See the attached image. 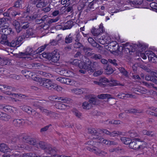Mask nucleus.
Masks as SVG:
<instances>
[{"instance_id": "1", "label": "nucleus", "mask_w": 157, "mask_h": 157, "mask_svg": "<svg viewBox=\"0 0 157 157\" xmlns=\"http://www.w3.org/2000/svg\"><path fill=\"white\" fill-rule=\"evenodd\" d=\"M122 47V49L123 53H124L128 56L132 54V52H133L137 50V48L142 47L143 50H144L148 47V46L144 45L141 44L139 43L138 44H133L132 45H130L128 43L123 44Z\"/></svg>"}, {"instance_id": "2", "label": "nucleus", "mask_w": 157, "mask_h": 157, "mask_svg": "<svg viewBox=\"0 0 157 157\" xmlns=\"http://www.w3.org/2000/svg\"><path fill=\"white\" fill-rule=\"evenodd\" d=\"M97 66L98 63L96 62L92 63L89 59H86L82 66V69L79 70V72L82 74H86L88 72L91 74L96 70Z\"/></svg>"}, {"instance_id": "3", "label": "nucleus", "mask_w": 157, "mask_h": 157, "mask_svg": "<svg viewBox=\"0 0 157 157\" xmlns=\"http://www.w3.org/2000/svg\"><path fill=\"white\" fill-rule=\"evenodd\" d=\"M129 147L131 149L141 151L143 152L141 154H143V151L146 147V143L139 138H135L131 140Z\"/></svg>"}, {"instance_id": "4", "label": "nucleus", "mask_w": 157, "mask_h": 157, "mask_svg": "<svg viewBox=\"0 0 157 157\" xmlns=\"http://www.w3.org/2000/svg\"><path fill=\"white\" fill-rule=\"evenodd\" d=\"M13 141L16 142H24L36 147L37 142L33 138H31L29 136L26 135H22L19 136H17L13 139Z\"/></svg>"}, {"instance_id": "5", "label": "nucleus", "mask_w": 157, "mask_h": 157, "mask_svg": "<svg viewBox=\"0 0 157 157\" xmlns=\"http://www.w3.org/2000/svg\"><path fill=\"white\" fill-rule=\"evenodd\" d=\"M13 25L17 33H19L23 30L29 29L30 23L28 22L21 23V24L18 21H15L13 22Z\"/></svg>"}, {"instance_id": "6", "label": "nucleus", "mask_w": 157, "mask_h": 157, "mask_svg": "<svg viewBox=\"0 0 157 157\" xmlns=\"http://www.w3.org/2000/svg\"><path fill=\"white\" fill-rule=\"evenodd\" d=\"M59 100L58 102H57L55 105L56 108H64L67 107L68 105L63 103H68L70 102L71 99L70 98L64 97H58L55 98Z\"/></svg>"}, {"instance_id": "7", "label": "nucleus", "mask_w": 157, "mask_h": 157, "mask_svg": "<svg viewBox=\"0 0 157 157\" xmlns=\"http://www.w3.org/2000/svg\"><path fill=\"white\" fill-rule=\"evenodd\" d=\"M129 2L132 5L136 8H149V6H144V4H147V2H143V0H128Z\"/></svg>"}, {"instance_id": "8", "label": "nucleus", "mask_w": 157, "mask_h": 157, "mask_svg": "<svg viewBox=\"0 0 157 157\" xmlns=\"http://www.w3.org/2000/svg\"><path fill=\"white\" fill-rule=\"evenodd\" d=\"M48 79V80L46 81V82L44 84V87L51 90H55L57 91H59L60 90V88H61L60 86H59L56 84L53 83L50 79Z\"/></svg>"}, {"instance_id": "9", "label": "nucleus", "mask_w": 157, "mask_h": 157, "mask_svg": "<svg viewBox=\"0 0 157 157\" xmlns=\"http://www.w3.org/2000/svg\"><path fill=\"white\" fill-rule=\"evenodd\" d=\"M22 38L21 36H19L17 38L14 39L11 42L8 41L6 43L7 44V45L9 46L13 47H18L22 44Z\"/></svg>"}, {"instance_id": "10", "label": "nucleus", "mask_w": 157, "mask_h": 157, "mask_svg": "<svg viewBox=\"0 0 157 157\" xmlns=\"http://www.w3.org/2000/svg\"><path fill=\"white\" fill-rule=\"evenodd\" d=\"M145 53L150 62L157 63V56L151 51H146Z\"/></svg>"}, {"instance_id": "11", "label": "nucleus", "mask_w": 157, "mask_h": 157, "mask_svg": "<svg viewBox=\"0 0 157 157\" xmlns=\"http://www.w3.org/2000/svg\"><path fill=\"white\" fill-rule=\"evenodd\" d=\"M93 147L91 146V148H88V149H90L92 152L94 153L96 155L100 156L102 157H105L108 155V153L107 152L103 151L101 150L98 148H96V149H93Z\"/></svg>"}, {"instance_id": "12", "label": "nucleus", "mask_w": 157, "mask_h": 157, "mask_svg": "<svg viewBox=\"0 0 157 157\" xmlns=\"http://www.w3.org/2000/svg\"><path fill=\"white\" fill-rule=\"evenodd\" d=\"M92 34L94 36H98L104 31L103 26L102 24H100L99 28H93L91 30Z\"/></svg>"}, {"instance_id": "13", "label": "nucleus", "mask_w": 157, "mask_h": 157, "mask_svg": "<svg viewBox=\"0 0 157 157\" xmlns=\"http://www.w3.org/2000/svg\"><path fill=\"white\" fill-rule=\"evenodd\" d=\"M88 133L92 134V135L94 136V138L95 139H98L100 140V141L102 140L103 139L101 138L100 136V134L99 132H98L95 128H90L88 129Z\"/></svg>"}, {"instance_id": "14", "label": "nucleus", "mask_w": 157, "mask_h": 157, "mask_svg": "<svg viewBox=\"0 0 157 157\" xmlns=\"http://www.w3.org/2000/svg\"><path fill=\"white\" fill-rule=\"evenodd\" d=\"M145 78L147 81H151L155 84H157V77L153 73L146 75L145 76Z\"/></svg>"}, {"instance_id": "15", "label": "nucleus", "mask_w": 157, "mask_h": 157, "mask_svg": "<svg viewBox=\"0 0 157 157\" xmlns=\"http://www.w3.org/2000/svg\"><path fill=\"white\" fill-rule=\"evenodd\" d=\"M24 121L21 119H13L12 122L13 124L15 126L20 127L23 125Z\"/></svg>"}, {"instance_id": "16", "label": "nucleus", "mask_w": 157, "mask_h": 157, "mask_svg": "<svg viewBox=\"0 0 157 157\" xmlns=\"http://www.w3.org/2000/svg\"><path fill=\"white\" fill-rule=\"evenodd\" d=\"M51 54L52 55L51 56L50 60L54 63H57L60 58L59 54L55 51L53 52Z\"/></svg>"}, {"instance_id": "17", "label": "nucleus", "mask_w": 157, "mask_h": 157, "mask_svg": "<svg viewBox=\"0 0 157 157\" xmlns=\"http://www.w3.org/2000/svg\"><path fill=\"white\" fill-rule=\"evenodd\" d=\"M0 33L8 35L13 34L14 32L12 31L11 28H2L0 29Z\"/></svg>"}, {"instance_id": "18", "label": "nucleus", "mask_w": 157, "mask_h": 157, "mask_svg": "<svg viewBox=\"0 0 157 157\" xmlns=\"http://www.w3.org/2000/svg\"><path fill=\"white\" fill-rule=\"evenodd\" d=\"M56 71L58 74L65 76H68V71L64 68H57L56 69Z\"/></svg>"}, {"instance_id": "19", "label": "nucleus", "mask_w": 157, "mask_h": 157, "mask_svg": "<svg viewBox=\"0 0 157 157\" xmlns=\"http://www.w3.org/2000/svg\"><path fill=\"white\" fill-rule=\"evenodd\" d=\"M57 149L55 147H52L51 146H48L46 148V151L48 153L54 155L56 154Z\"/></svg>"}, {"instance_id": "20", "label": "nucleus", "mask_w": 157, "mask_h": 157, "mask_svg": "<svg viewBox=\"0 0 157 157\" xmlns=\"http://www.w3.org/2000/svg\"><path fill=\"white\" fill-rule=\"evenodd\" d=\"M34 33L32 30L29 29L26 30V33H24L21 35V37L22 38V39H25V38H28L30 36H33Z\"/></svg>"}, {"instance_id": "21", "label": "nucleus", "mask_w": 157, "mask_h": 157, "mask_svg": "<svg viewBox=\"0 0 157 157\" xmlns=\"http://www.w3.org/2000/svg\"><path fill=\"white\" fill-rule=\"evenodd\" d=\"M8 10L9 11L10 15L12 17H15L17 15H19L20 13L19 12L16 11L14 8V7H12L8 9Z\"/></svg>"}, {"instance_id": "22", "label": "nucleus", "mask_w": 157, "mask_h": 157, "mask_svg": "<svg viewBox=\"0 0 157 157\" xmlns=\"http://www.w3.org/2000/svg\"><path fill=\"white\" fill-rule=\"evenodd\" d=\"M11 118V117L10 115L2 112L0 116V119L5 121H8Z\"/></svg>"}, {"instance_id": "23", "label": "nucleus", "mask_w": 157, "mask_h": 157, "mask_svg": "<svg viewBox=\"0 0 157 157\" xmlns=\"http://www.w3.org/2000/svg\"><path fill=\"white\" fill-rule=\"evenodd\" d=\"M105 69V72L106 74L109 75L113 73L114 70L110 66V65H105L104 67Z\"/></svg>"}, {"instance_id": "24", "label": "nucleus", "mask_w": 157, "mask_h": 157, "mask_svg": "<svg viewBox=\"0 0 157 157\" xmlns=\"http://www.w3.org/2000/svg\"><path fill=\"white\" fill-rule=\"evenodd\" d=\"M10 149L7 144L3 143L0 144V151L5 153V152L8 151V150Z\"/></svg>"}, {"instance_id": "25", "label": "nucleus", "mask_w": 157, "mask_h": 157, "mask_svg": "<svg viewBox=\"0 0 157 157\" xmlns=\"http://www.w3.org/2000/svg\"><path fill=\"white\" fill-rule=\"evenodd\" d=\"M151 64L149 62L145 63V64H142L140 65L141 67L147 72H149L151 71L149 67H151Z\"/></svg>"}, {"instance_id": "26", "label": "nucleus", "mask_w": 157, "mask_h": 157, "mask_svg": "<svg viewBox=\"0 0 157 157\" xmlns=\"http://www.w3.org/2000/svg\"><path fill=\"white\" fill-rule=\"evenodd\" d=\"M34 51L33 48L30 47H28L26 48V51L24 52L25 54V56H33V55H35L36 54H35L34 53Z\"/></svg>"}, {"instance_id": "27", "label": "nucleus", "mask_w": 157, "mask_h": 157, "mask_svg": "<svg viewBox=\"0 0 157 157\" xmlns=\"http://www.w3.org/2000/svg\"><path fill=\"white\" fill-rule=\"evenodd\" d=\"M47 146V144L44 142L40 141L37 142L36 147L38 148H40L42 149H45Z\"/></svg>"}, {"instance_id": "28", "label": "nucleus", "mask_w": 157, "mask_h": 157, "mask_svg": "<svg viewBox=\"0 0 157 157\" xmlns=\"http://www.w3.org/2000/svg\"><path fill=\"white\" fill-rule=\"evenodd\" d=\"M109 120H107L105 121H104L102 122V123H104V124H121L122 123V122L119 120H113L110 121H109Z\"/></svg>"}, {"instance_id": "29", "label": "nucleus", "mask_w": 157, "mask_h": 157, "mask_svg": "<svg viewBox=\"0 0 157 157\" xmlns=\"http://www.w3.org/2000/svg\"><path fill=\"white\" fill-rule=\"evenodd\" d=\"M73 22L71 20H69L64 24L63 29H71L73 25Z\"/></svg>"}, {"instance_id": "30", "label": "nucleus", "mask_w": 157, "mask_h": 157, "mask_svg": "<svg viewBox=\"0 0 157 157\" xmlns=\"http://www.w3.org/2000/svg\"><path fill=\"white\" fill-rule=\"evenodd\" d=\"M110 86H124V85L120 83L119 82V81L116 80H114L112 79H111L110 80H109Z\"/></svg>"}, {"instance_id": "31", "label": "nucleus", "mask_w": 157, "mask_h": 157, "mask_svg": "<svg viewBox=\"0 0 157 157\" xmlns=\"http://www.w3.org/2000/svg\"><path fill=\"white\" fill-rule=\"evenodd\" d=\"M74 39L71 34H70L66 36L65 40V43L67 44L71 43Z\"/></svg>"}, {"instance_id": "32", "label": "nucleus", "mask_w": 157, "mask_h": 157, "mask_svg": "<svg viewBox=\"0 0 157 157\" xmlns=\"http://www.w3.org/2000/svg\"><path fill=\"white\" fill-rule=\"evenodd\" d=\"M98 80L100 82L101 84V86H105V85L104 83H109V80L105 77H100Z\"/></svg>"}, {"instance_id": "33", "label": "nucleus", "mask_w": 157, "mask_h": 157, "mask_svg": "<svg viewBox=\"0 0 157 157\" xmlns=\"http://www.w3.org/2000/svg\"><path fill=\"white\" fill-rule=\"evenodd\" d=\"M102 38L103 39V41H104V44L111 43V40L110 38L107 34H106L105 35H103Z\"/></svg>"}, {"instance_id": "34", "label": "nucleus", "mask_w": 157, "mask_h": 157, "mask_svg": "<svg viewBox=\"0 0 157 157\" xmlns=\"http://www.w3.org/2000/svg\"><path fill=\"white\" fill-rule=\"evenodd\" d=\"M36 80L39 82L40 85L44 86V84H45V82H46V81H47L48 79L47 78L38 77L36 78Z\"/></svg>"}, {"instance_id": "35", "label": "nucleus", "mask_w": 157, "mask_h": 157, "mask_svg": "<svg viewBox=\"0 0 157 157\" xmlns=\"http://www.w3.org/2000/svg\"><path fill=\"white\" fill-rule=\"evenodd\" d=\"M118 69L120 72L125 77H128V72L124 68L121 67H119Z\"/></svg>"}, {"instance_id": "36", "label": "nucleus", "mask_w": 157, "mask_h": 157, "mask_svg": "<svg viewBox=\"0 0 157 157\" xmlns=\"http://www.w3.org/2000/svg\"><path fill=\"white\" fill-rule=\"evenodd\" d=\"M48 44H45L44 46H42L39 48L37 50H34V53L37 54L40 53L44 51Z\"/></svg>"}, {"instance_id": "37", "label": "nucleus", "mask_w": 157, "mask_h": 157, "mask_svg": "<svg viewBox=\"0 0 157 157\" xmlns=\"http://www.w3.org/2000/svg\"><path fill=\"white\" fill-rule=\"evenodd\" d=\"M111 95L109 94H102L98 95V97L101 99H109L111 98Z\"/></svg>"}, {"instance_id": "38", "label": "nucleus", "mask_w": 157, "mask_h": 157, "mask_svg": "<svg viewBox=\"0 0 157 157\" xmlns=\"http://www.w3.org/2000/svg\"><path fill=\"white\" fill-rule=\"evenodd\" d=\"M48 18V16H47L44 15L42 17L41 19H36L35 22L37 24H40L44 22Z\"/></svg>"}, {"instance_id": "39", "label": "nucleus", "mask_w": 157, "mask_h": 157, "mask_svg": "<svg viewBox=\"0 0 157 157\" xmlns=\"http://www.w3.org/2000/svg\"><path fill=\"white\" fill-rule=\"evenodd\" d=\"M94 143V142L92 140L90 141H88L87 142V144L89 146H87L86 147V148L87 149V150L90 151L92 152V151L90 149H88V148H90L91 147V146H92L93 147V149H96V148H97L95 146H94L93 145V144Z\"/></svg>"}, {"instance_id": "40", "label": "nucleus", "mask_w": 157, "mask_h": 157, "mask_svg": "<svg viewBox=\"0 0 157 157\" xmlns=\"http://www.w3.org/2000/svg\"><path fill=\"white\" fill-rule=\"evenodd\" d=\"M124 111L126 113H135L139 112L137 109H124Z\"/></svg>"}, {"instance_id": "41", "label": "nucleus", "mask_w": 157, "mask_h": 157, "mask_svg": "<svg viewBox=\"0 0 157 157\" xmlns=\"http://www.w3.org/2000/svg\"><path fill=\"white\" fill-rule=\"evenodd\" d=\"M122 143L125 144H130L131 139L130 138L125 137H122L121 139Z\"/></svg>"}, {"instance_id": "42", "label": "nucleus", "mask_w": 157, "mask_h": 157, "mask_svg": "<svg viewBox=\"0 0 157 157\" xmlns=\"http://www.w3.org/2000/svg\"><path fill=\"white\" fill-rule=\"evenodd\" d=\"M23 2V0H17L15 3L13 7L16 8H21L22 3Z\"/></svg>"}, {"instance_id": "43", "label": "nucleus", "mask_w": 157, "mask_h": 157, "mask_svg": "<svg viewBox=\"0 0 157 157\" xmlns=\"http://www.w3.org/2000/svg\"><path fill=\"white\" fill-rule=\"evenodd\" d=\"M150 7L151 9L157 12V3L154 2L151 3L150 4Z\"/></svg>"}, {"instance_id": "44", "label": "nucleus", "mask_w": 157, "mask_h": 157, "mask_svg": "<svg viewBox=\"0 0 157 157\" xmlns=\"http://www.w3.org/2000/svg\"><path fill=\"white\" fill-rule=\"evenodd\" d=\"M72 111L77 117L80 118L82 116V113L78 111L77 110L74 109L72 110Z\"/></svg>"}, {"instance_id": "45", "label": "nucleus", "mask_w": 157, "mask_h": 157, "mask_svg": "<svg viewBox=\"0 0 157 157\" xmlns=\"http://www.w3.org/2000/svg\"><path fill=\"white\" fill-rule=\"evenodd\" d=\"M122 134V133L119 131H114L112 132H110L109 136L114 137L120 135Z\"/></svg>"}, {"instance_id": "46", "label": "nucleus", "mask_w": 157, "mask_h": 157, "mask_svg": "<svg viewBox=\"0 0 157 157\" xmlns=\"http://www.w3.org/2000/svg\"><path fill=\"white\" fill-rule=\"evenodd\" d=\"M72 91L75 94H81L83 93V91L82 90V89L76 88L73 89Z\"/></svg>"}, {"instance_id": "47", "label": "nucleus", "mask_w": 157, "mask_h": 157, "mask_svg": "<svg viewBox=\"0 0 157 157\" xmlns=\"http://www.w3.org/2000/svg\"><path fill=\"white\" fill-rule=\"evenodd\" d=\"M11 148L14 149H20V148H24V146L23 144H18L17 145H15L11 146Z\"/></svg>"}, {"instance_id": "48", "label": "nucleus", "mask_w": 157, "mask_h": 157, "mask_svg": "<svg viewBox=\"0 0 157 157\" xmlns=\"http://www.w3.org/2000/svg\"><path fill=\"white\" fill-rule=\"evenodd\" d=\"M116 60L115 59H108V64L112 65L114 66H117V63H116Z\"/></svg>"}, {"instance_id": "49", "label": "nucleus", "mask_w": 157, "mask_h": 157, "mask_svg": "<svg viewBox=\"0 0 157 157\" xmlns=\"http://www.w3.org/2000/svg\"><path fill=\"white\" fill-rule=\"evenodd\" d=\"M102 37H103V36H96L95 39L96 41H97L100 43L102 44H104V41H103V39H102Z\"/></svg>"}, {"instance_id": "50", "label": "nucleus", "mask_w": 157, "mask_h": 157, "mask_svg": "<svg viewBox=\"0 0 157 157\" xmlns=\"http://www.w3.org/2000/svg\"><path fill=\"white\" fill-rule=\"evenodd\" d=\"M96 100L97 98H95L92 97L90 98L89 101L90 105H91V104L94 105H97Z\"/></svg>"}, {"instance_id": "51", "label": "nucleus", "mask_w": 157, "mask_h": 157, "mask_svg": "<svg viewBox=\"0 0 157 157\" xmlns=\"http://www.w3.org/2000/svg\"><path fill=\"white\" fill-rule=\"evenodd\" d=\"M45 5L44 1H42L41 0H40L37 4L36 6L38 8H41L45 6Z\"/></svg>"}, {"instance_id": "52", "label": "nucleus", "mask_w": 157, "mask_h": 157, "mask_svg": "<svg viewBox=\"0 0 157 157\" xmlns=\"http://www.w3.org/2000/svg\"><path fill=\"white\" fill-rule=\"evenodd\" d=\"M102 58V56L100 54H94L92 56V58L95 60L101 59Z\"/></svg>"}, {"instance_id": "53", "label": "nucleus", "mask_w": 157, "mask_h": 157, "mask_svg": "<svg viewBox=\"0 0 157 157\" xmlns=\"http://www.w3.org/2000/svg\"><path fill=\"white\" fill-rule=\"evenodd\" d=\"M52 54L50 53L44 52L42 53V56L43 57L50 60V57Z\"/></svg>"}, {"instance_id": "54", "label": "nucleus", "mask_w": 157, "mask_h": 157, "mask_svg": "<svg viewBox=\"0 0 157 157\" xmlns=\"http://www.w3.org/2000/svg\"><path fill=\"white\" fill-rule=\"evenodd\" d=\"M74 46L75 48H80L82 47H83V46L82 45V43L79 42V41L76 42L74 44Z\"/></svg>"}, {"instance_id": "55", "label": "nucleus", "mask_w": 157, "mask_h": 157, "mask_svg": "<svg viewBox=\"0 0 157 157\" xmlns=\"http://www.w3.org/2000/svg\"><path fill=\"white\" fill-rule=\"evenodd\" d=\"M24 52H20L18 54H14V56L18 58H23L25 57V56Z\"/></svg>"}, {"instance_id": "56", "label": "nucleus", "mask_w": 157, "mask_h": 157, "mask_svg": "<svg viewBox=\"0 0 157 157\" xmlns=\"http://www.w3.org/2000/svg\"><path fill=\"white\" fill-rule=\"evenodd\" d=\"M27 113L29 114L34 115L36 114V112L33 109H29L27 111Z\"/></svg>"}, {"instance_id": "57", "label": "nucleus", "mask_w": 157, "mask_h": 157, "mask_svg": "<svg viewBox=\"0 0 157 157\" xmlns=\"http://www.w3.org/2000/svg\"><path fill=\"white\" fill-rule=\"evenodd\" d=\"M8 20V19L6 18L3 17L1 18L0 19V28H1V27H3V25L2 24Z\"/></svg>"}, {"instance_id": "58", "label": "nucleus", "mask_w": 157, "mask_h": 157, "mask_svg": "<svg viewBox=\"0 0 157 157\" xmlns=\"http://www.w3.org/2000/svg\"><path fill=\"white\" fill-rule=\"evenodd\" d=\"M66 78L58 77L56 78V80L62 83L66 84Z\"/></svg>"}, {"instance_id": "59", "label": "nucleus", "mask_w": 157, "mask_h": 157, "mask_svg": "<svg viewBox=\"0 0 157 157\" xmlns=\"http://www.w3.org/2000/svg\"><path fill=\"white\" fill-rule=\"evenodd\" d=\"M52 126V125L51 124H49L43 128H42L40 129V132H42L47 131L48 129L49 128Z\"/></svg>"}, {"instance_id": "60", "label": "nucleus", "mask_w": 157, "mask_h": 157, "mask_svg": "<svg viewBox=\"0 0 157 157\" xmlns=\"http://www.w3.org/2000/svg\"><path fill=\"white\" fill-rule=\"evenodd\" d=\"M41 111L42 112L45 113V114H46L47 115H49L50 114H52V112L51 111H49L48 110L46 109H40Z\"/></svg>"}, {"instance_id": "61", "label": "nucleus", "mask_w": 157, "mask_h": 157, "mask_svg": "<svg viewBox=\"0 0 157 157\" xmlns=\"http://www.w3.org/2000/svg\"><path fill=\"white\" fill-rule=\"evenodd\" d=\"M152 132H148L146 130H143L142 131V133L144 135H146L149 136H153L152 134L151 133Z\"/></svg>"}, {"instance_id": "62", "label": "nucleus", "mask_w": 157, "mask_h": 157, "mask_svg": "<svg viewBox=\"0 0 157 157\" xmlns=\"http://www.w3.org/2000/svg\"><path fill=\"white\" fill-rule=\"evenodd\" d=\"M97 2V0H93L91 2H90L88 5V7L90 9H94L93 7L94 4L96 3Z\"/></svg>"}, {"instance_id": "63", "label": "nucleus", "mask_w": 157, "mask_h": 157, "mask_svg": "<svg viewBox=\"0 0 157 157\" xmlns=\"http://www.w3.org/2000/svg\"><path fill=\"white\" fill-rule=\"evenodd\" d=\"M130 136L132 138H134L137 135L136 133H135L133 131H130L128 132Z\"/></svg>"}, {"instance_id": "64", "label": "nucleus", "mask_w": 157, "mask_h": 157, "mask_svg": "<svg viewBox=\"0 0 157 157\" xmlns=\"http://www.w3.org/2000/svg\"><path fill=\"white\" fill-rule=\"evenodd\" d=\"M11 157H20V155L19 153L17 151H15L11 155H10Z\"/></svg>"}]
</instances>
